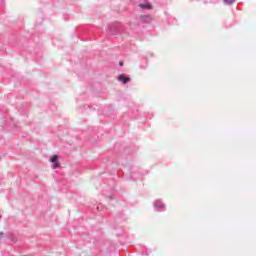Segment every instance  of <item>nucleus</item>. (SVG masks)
I'll use <instances>...</instances> for the list:
<instances>
[{"mask_svg":"<svg viewBox=\"0 0 256 256\" xmlns=\"http://www.w3.org/2000/svg\"><path fill=\"white\" fill-rule=\"evenodd\" d=\"M224 3L226 5H233V3H235V0H224Z\"/></svg>","mask_w":256,"mask_h":256,"instance_id":"0eeeda50","label":"nucleus"},{"mask_svg":"<svg viewBox=\"0 0 256 256\" xmlns=\"http://www.w3.org/2000/svg\"><path fill=\"white\" fill-rule=\"evenodd\" d=\"M120 30H121V24L118 22H115L109 26L110 35H117V33H119Z\"/></svg>","mask_w":256,"mask_h":256,"instance_id":"f257e3e1","label":"nucleus"},{"mask_svg":"<svg viewBox=\"0 0 256 256\" xmlns=\"http://www.w3.org/2000/svg\"><path fill=\"white\" fill-rule=\"evenodd\" d=\"M3 237H5V233L0 232V239H3Z\"/></svg>","mask_w":256,"mask_h":256,"instance_id":"6e6552de","label":"nucleus"},{"mask_svg":"<svg viewBox=\"0 0 256 256\" xmlns=\"http://www.w3.org/2000/svg\"><path fill=\"white\" fill-rule=\"evenodd\" d=\"M141 67H142V69H147V64H144Z\"/></svg>","mask_w":256,"mask_h":256,"instance_id":"1a4fd4ad","label":"nucleus"},{"mask_svg":"<svg viewBox=\"0 0 256 256\" xmlns=\"http://www.w3.org/2000/svg\"><path fill=\"white\" fill-rule=\"evenodd\" d=\"M118 81H121L123 83V85H127V83H129V81H131V79L129 78V76H127L125 74H120L118 76Z\"/></svg>","mask_w":256,"mask_h":256,"instance_id":"7ed1b4c3","label":"nucleus"},{"mask_svg":"<svg viewBox=\"0 0 256 256\" xmlns=\"http://www.w3.org/2000/svg\"><path fill=\"white\" fill-rule=\"evenodd\" d=\"M120 67H123V61L119 62Z\"/></svg>","mask_w":256,"mask_h":256,"instance_id":"9d476101","label":"nucleus"},{"mask_svg":"<svg viewBox=\"0 0 256 256\" xmlns=\"http://www.w3.org/2000/svg\"><path fill=\"white\" fill-rule=\"evenodd\" d=\"M155 205L159 211H163V209H165V204L161 200H156Z\"/></svg>","mask_w":256,"mask_h":256,"instance_id":"39448f33","label":"nucleus"},{"mask_svg":"<svg viewBox=\"0 0 256 256\" xmlns=\"http://www.w3.org/2000/svg\"><path fill=\"white\" fill-rule=\"evenodd\" d=\"M0 219H1V215H0Z\"/></svg>","mask_w":256,"mask_h":256,"instance_id":"9b49d317","label":"nucleus"},{"mask_svg":"<svg viewBox=\"0 0 256 256\" xmlns=\"http://www.w3.org/2000/svg\"><path fill=\"white\" fill-rule=\"evenodd\" d=\"M139 7L141 9H153V6L151 4H139Z\"/></svg>","mask_w":256,"mask_h":256,"instance_id":"423d86ee","label":"nucleus"},{"mask_svg":"<svg viewBox=\"0 0 256 256\" xmlns=\"http://www.w3.org/2000/svg\"><path fill=\"white\" fill-rule=\"evenodd\" d=\"M50 162L53 163L52 168L54 169H59V167H61V164H59V155H53L50 158Z\"/></svg>","mask_w":256,"mask_h":256,"instance_id":"f03ea898","label":"nucleus"},{"mask_svg":"<svg viewBox=\"0 0 256 256\" xmlns=\"http://www.w3.org/2000/svg\"><path fill=\"white\" fill-rule=\"evenodd\" d=\"M141 23H151L153 21V16L151 15H141L140 16Z\"/></svg>","mask_w":256,"mask_h":256,"instance_id":"20e7f679","label":"nucleus"}]
</instances>
